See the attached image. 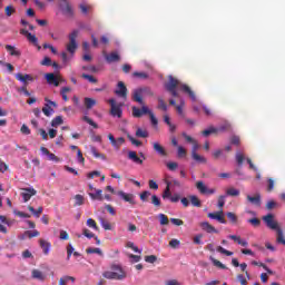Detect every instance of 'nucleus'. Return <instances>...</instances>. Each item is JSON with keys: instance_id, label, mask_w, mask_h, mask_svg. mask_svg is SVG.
Returning a JSON list of instances; mask_svg holds the SVG:
<instances>
[{"instance_id": "4468645a", "label": "nucleus", "mask_w": 285, "mask_h": 285, "mask_svg": "<svg viewBox=\"0 0 285 285\" xmlns=\"http://www.w3.org/2000/svg\"><path fill=\"white\" fill-rule=\"evenodd\" d=\"M105 59H106L107 63H115L117 61H120L121 57L119 56V53L117 51H112L109 55H105Z\"/></svg>"}, {"instance_id": "6e6d98bb", "label": "nucleus", "mask_w": 285, "mask_h": 285, "mask_svg": "<svg viewBox=\"0 0 285 285\" xmlns=\"http://www.w3.org/2000/svg\"><path fill=\"white\" fill-rule=\"evenodd\" d=\"M237 282H239L240 285H248V281L246 277H244V274H238L236 277Z\"/></svg>"}, {"instance_id": "6e6552de", "label": "nucleus", "mask_w": 285, "mask_h": 285, "mask_svg": "<svg viewBox=\"0 0 285 285\" xmlns=\"http://www.w3.org/2000/svg\"><path fill=\"white\" fill-rule=\"evenodd\" d=\"M21 197L24 203L30 202L35 195H37V189L30 187V188H22Z\"/></svg>"}, {"instance_id": "69168bd1", "label": "nucleus", "mask_w": 285, "mask_h": 285, "mask_svg": "<svg viewBox=\"0 0 285 285\" xmlns=\"http://www.w3.org/2000/svg\"><path fill=\"white\" fill-rule=\"evenodd\" d=\"M150 191H148V190H145V191H142L141 194H140V199L142 200V202H148V198L150 197Z\"/></svg>"}, {"instance_id": "20e7f679", "label": "nucleus", "mask_w": 285, "mask_h": 285, "mask_svg": "<svg viewBox=\"0 0 285 285\" xmlns=\"http://www.w3.org/2000/svg\"><path fill=\"white\" fill-rule=\"evenodd\" d=\"M45 101H46V105L42 108V112L46 117H52V115H55L53 108H57V102L48 98H45Z\"/></svg>"}, {"instance_id": "a878e982", "label": "nucleus", "mask_w": 285, "mask_h": 285, "mask_svg": "<svg viewBox=\"0 0 285 285\" xmlns=\"http://www.w3.org/2000/svg\"><path fill=\"white\" fill-rule=\"evenodd\" d=\"M90 153L96 157V159H102V161H106V155L99 153L96 147H90Z\"/></svg>"}, {"instance_id": "a19ab883", "label": "nucleus", "mask_w": 285, "mask_h": 285, "mask_svg": "<svg viewBox=\"0 0 285 285\" xmlns=\"http://www.w3.org/2000/svg\"><path fill=\"white\" fill-rule=\"evenodd\" d=\"M215 132H217V128L215 127H209L208 129H205L202 131V135L204 137H209V135H215Z\"/></svg>"}, {"instance_id": "ddd939ff", "label": "nucleus", "mask_w": 285, "mask_h": 285, "mask_svg": "<svg viewBox=\"0 0 285 285\" xmlns=\"http://www.w3.org/2000/svg\"><path fill=\"white\" fill-rule=\"evenodd\" d=\"M118 197H121L124 202H127L128 204H135V195L132 194H127L124 190H119L117 193Z\"/></svg>"}, {"instance_id": "a211bd4d", "label": "nucleus", "mask_w": 285, "mask_h": 285, "mask_svg": "<svg viewBox=\"0 0 285 285\" xmlns=\"http://www.w3.org/2000/svg\"><path fill=\"white\" fill-rule=\"evenodd\" d=\"M153 146H154L155 153L160 155V157H167L168 156V153H166V148H164V146H161L159 142H154Z\"/></svg>"}, {"instance_id": "5fc2aeb1", "label": "nucleus", "mask_w": 285, "mask_h": 285, "mask_svg": "<svg viewBox=\"0 0 285 285\" xmlns=\"http://www.w3.org/2000/svg\"><path fill=\"white\" fill-rule=\"evenodd\" d=\"M82 79H87V81H89L90 83H97V78H95L94 76H90L88 73H82Z\"/></svg>"}, {"instance_id": "423d86ee", "label": "nucleus", "mask_w": 285, "mask_h": 285, "mask_svg": "<svg viewBox=\"0 0 285 285\" xmlns=\"http://www.w3.org/2000/svg\"><path fill=\"white\" fill-rule=\"evenodd\" d=\"M108 104H110L111 109H110V114L112 117H118V119H121V107L119 105H117V101L115 99H109Z\"/></svg>"}, {"instance_id": "0e129e2a", "label": "nucleus", "mask_w": 285, "mask_h": 285, "mask_svg": "<svg viewBox=\"0 0 285 285\" xmlns=\"http://www.w3.org/2000/svg\"><path fill=\"white\" fill-rule=\"evenodd\" d=\"M177 155L179 158L186 157V148H184L183 146H178Z\"/></svg>"}, {"instance_id": "680f3d73", "label": "nucleus", "mask_w": 285, "mask_h": 285, "mask_svg": "<svg viewBox=\"0 0 285 285\" xmlns=\"http://www.w3.org/2000/svg\"><path fill=\"white\" fill-rule=\"evenodd\" d=\"M127 138L129 139V141H131V144L134 146H137V147L141 146V140H137V139H135V137H132L130 135H127Z\"/></svg>"}, {"instance_id": "39448f33", "label": "nucleus", "mask_w": 285, "mask_h": 285, "mask_svg": "<svg viewBox=\"0 0 285 285\" xmlns=\"http://www.w3.org/2000/svg\"><path fill=\"white\" fill-rule=\"evenodd\" d=\"M196 188L200 195H215V193H217V189L208 188V186H206V184H204L202 180L196 183Z\"/></svg>"}, {"instance_id": "393cba45", "label": "nucleus", "mask_w": 285, "mask_h": 285, "mask_svg": "<svg viewBox=\"0 0 285 285\" xmlns=\"http://www.w3.org/2000/svg\"><path fill=\"white\" fill-rule=\"evenodd\" d=\"M6 50L10 52L11 57H21V51L17 50L12 45H6Z\"/></svg>"}, {"instance_id": "49530a36", "label": "nucleus", "mask_w": 285, "mask_h": 285, "mask_svg": "<svg viewBox=\"0 0 285 285\" xmlns=\"http://www.w3.org/2000/svg\"><path fill=\"white\" fill-rule=\"evenodd\" d=\"M132 77H136V79H148V75L144 71H135Z\"/></svg>"}, {"instance_id": "052dcab7", "label": "nucleus", "mask_w": 285, "mask_h": 285, "mask_svg": "<svg viewBox=\"0 0 285 285\" xmlns=\"http://www.w3.org/2000/svg\"><path fill=\"white\" fill-rule=\"evenodd\" d=\"M145 262H147V264H155V262H157V256L155 255L145 256Z\"/></svg>"}, {"instance_id": "7ed1b4c3", "label": "nucleus", "mask_w": 285, "mask_h": 285, "mask_svg": "<svg viewBox=\"0 0 285 285\" xmlns=\"http://www.w3.org/2000/svg\"><path fill=\"white\" fill-rule=\"evenodd\" d=\"M79 31L75 30L69 35V43L67 45V50L70 55H75L77 52V37Z\"/></svg>"}, {"instance_id": "4c0bfd02", "label": "nucleus", "mask_w": 285, "mask_h": 285, "mask_svg": "<svg viewBox=\"0 0 285 285\" xmlns=\"http://www.w3.org/2000/svg\"><path fill=\"white\" fill-rule=\"evenodd\" d=\"M148 130H144V129H141V128H138L137 130H136V137H140L141 139H146V138H148Z\"/></svg>"}, {"instance_id": "7c9ffc66", "label": "nucleus", "mask_w": 285, "mask_h": 285, "mask_svg": "<svg viewBox=\"0 0 285 285\" xmlns=\"http://www.w3.org/2000/svg\"><path fill=\"white\" fill-rule=\"evenodd\" d=\"M191 206H195L196 208H202V200H199V197H197L196 195H191L189 196Z\"/></svg>"}, {"instance_id": "c03bdc74", "label": "nucleus", "mask_w": 285, "mask_h": 285, "mask_svg": "<svg viewBox=\"0 0 285 285\" xmlns=\"http://www.w3.org/2000/svg\"><path fill=\"white\" fill-rule=\"evenodd\" d=\"M159 222H160V226H168L169 220H168V216H166L165 214H159Z\"/></svg>"}, {"instance_id": "1a4fd4ad", "label": "nucleus", "mask_w": 285, "mask_h": 285, "mask_svg": "<svg viewBox=\"0 0 285 285\" xmlns=\"http://www.w3.org/2000/svg\"><path fill=\"white\" fill-rule=\"evenodd\" d=\"M207 217H209V219H216V222H219V224H226V218L224 217V209H219L215 213H209Z\"/></svg>"}, {"instance_id": "9b49d317", "label": "nucleus", "mask_w": 285, "mask_h": 285, "mask_svg": "<svg viewBox=\"0 0 285 285\" xmlns=\"http://www.w3.org/2000/svg\"><path fill=\"white\" fill-rule=\"evenodd\" d=\"M60 8L62 11V14H65L66 17H75V10L72 9V6H70L68 0H66L65 6L61 4Z\"/></svg>"}, {"instance_id": "72a5a7b5", "label": "nucleus", "mask_w": 285, "mask_h": 285, "mask_svg": "<svg viewBox=\"0 0 285 285\" xmlns=\"http://www.w3.org/2000/svg\"><path fill=\"white\" fill-rule=\"evenodd\" d=\"M151 204L155 206V208H161V198L157 195L151 196Z\"/></svg>"}, {"instance_id": "2f4dec72", "label": "nucleus", "mask_w": 285, "mask_h": 285, "mask_svg": "<svg viewBox=\"0 0 285 285\" xmlns=\"http://www.w3.org/2000/svg\"><path fill=\"white\" fill-rule=\"evenodd\" d=\"M27 39L28 41H30V43H33V46H37L38 50H41V46H39V39L37 38V36L29 33Z\"/></svg>"}, {"instance_id": "0eeeda50", "label": "nucleus", "mask_w": 285, "mask_h": 285, "mask_svg": "<svg viewBox=\"0 0 285 285\" xmlns=\"http://www.w3.org/2000/svg\"><path fill=\"white\" fill-rule=\"evenodd\" d=\"M144 88L135 89L132 92V101H136V104H139L140 106H146L144 104Z\"/></svg>"}, {"instance_id": "3c124183", "label": "nucleus", "mask_w": 285, "mask_h": 285, "mask_svg": "<svg viewBox=\"0 0 285 285\" xmlns=\"http://www.w3.org/2000/svg\"><path fill=\"white\" fill-rule=\"evenodd\" d=\"M82 119H83V121L89 124V126H92V128H99V125H97V122H95L90 117L83 116Z\"/></svg>"}, {"instance_id": "5701e85b", "label": "nucleus", "mask_w": 285, "mask_h": 285, "mask_svg": "<svg viewBox=\"0 0 285 285\" xmlns=\"http://www.w3.org/2000/svg\"><path fill=\"white\" fill-rule=\"evenodd\" d=\"M96 194L89 193V197L94 200L104 202V190L101 189H95Z\"/></svg>"}, {"instance_id": "13d9d810", "label": "nucleus", "mask_w": 285, "mask_h": 285, "mask_svg": "<svg viewBox=\"0 0 285 285\" xmlns=\"http://www.w3.org/2000/svg\"><path fill=\"white\" fill-rule=\"evenodd\" d=\"M24 234L28 235L29 239H32V237H39V235H40L39 230H37V229H35L32 232L27 230Z\"/></svg>"}, {"instance_id": "e2e57ef3", "label": "nucleus", "mask_w": 285, "mask_h": 285, "mask_svg": "<svg viewBox=\"0 0 285 285\" xmlns=\"http://www.w3.org/2000/svg\"><path fill=\"white\" fill-rule=\"evenodd\" d=\"M79 9L83 14H88V12H90V6H86L85 3L79 4Z\"/></svg>"}, {"instance_id": "4be33fe9", "label": "nucleus", "mask_w": 285, "mask_h": 285, "mask_svg": "<svg viewBox=\"0 0 285 285\" xmlns=\"http://www.w3.org/2000/svg\"><path fill=\"white\" fill-rule=\"evenodd\" d=\"M247 200L254 206H262V196L257 194L256 196L247 195Z\"/></svg>"}, {"instance_id": "cd10ccee", "label": "nucleus", "mask_w": 285, "mask_h": 285, "mask_svg": "<svg viewBox=\"0 0 285 285\" xmlns=\"http://www.w3.org/2000/svg\"><path fill=\"white\" fill-rule=\"evenodd\" d=\"M95 106H97V100L88 97L85 98V107L87 108V110L95 108Z\"/></svg>"}, {"instance_id": "338daca9", "label": "nucleus", "mask_w": 285, "mask_h": 285, "mask_svg": "<svg viewBox=\"0 0 285 285\" xmlns=\"http://www.w3.org/2000/svg\"><path fill=\"white\" fill-rule=\"evenodd\" d=\"M179 244H180V242H179V239H177V238H174V239H171V240L169 242L170 248H179Z\"/></svg>"}, {"instance_id": "bf43d9fd", "label": "nucleus", "mask_w": 285, "mask_h": 285, "mask_svg": "<svg viewBox=\"0 0 285 285\" xmlns=\"http://www.w3.org/2000/svg\"><path fill=\"white\" fill-rule=\"evenodd\" d=\"M212 262H213L214 266H217V268H222L223 271H226V265H224L218 259L212 258Z\"/></svg>"}, {"instance_id": "dca6fc26", "label": "nucleus", "mask_w": 285, "mask_h": 285, "mask_svg": "<svg viewBox=\"0 0 285 285\" xmlns=\"http://www.w3.org/2000/svg\"><path fill=\"white\" fill-rule=\"evenodd\" d=\"M142 112L148 114L151 125L153 126H158L159 120H157V117H155V114L148 108V106H142Z\"/></svg>"}, {"instance_id": "a18cd8bd", "label": "nucleus", "mask_w": 285, "mask_h": 285, "mask_svg": "<svg viewBox=\"0 0 285 285\" xmlns=\"http://www.w3.org/2000/svg\"><path fill=\"white\" fill-rule=\"evenodd\" d=\"M217 253H220L222 255H226L227 257H232L233 255V252L230 250H227L226 248L222 247V246H218L216 248Z\"/></svg>"}, {"instance_id": "f704fd0d", "label": "nucleus", "mask_w": 285, "mask_h": 285, "mask_svg": "<svg viewBox=\"0 0 285 285\" xmlns=\"http://www.w3.org/2000/svg\"><path fill=\"white\" fill-rule=\"evenodd\" d=\"M226 197H239V189L236 188H229L226 190Z\"/></svg>"}, {"instance_id": "c756f323", "label": "nucleus", "mask_w": 285, "mask_h": 285, "mask_svg": "<svg viewBox=\"0 0 285 285\" xmlns=\"http://www.w3.org/2000/svg\"><path fill=\"white\" fill-rule=\"evenodd\" d=\"M100 222V226L105 229V230H112V225L110 224V222L106 220V218L100 217L99 218Z\"/></svg>"}, {"instance_id": "ea45409f", "label": "nucleus", "mask_w": 285, "mask_h": 285, "mask_svg": "<svg viewBox=\"0 0 285 285\" xmlns=\"http://www.w3.org/2000/svg\"><path fill=\"white\" fill-rule=\"evenodd\" d=\"M247 222H248V224L254 226V228H258V226H262V220L257 217L249 218Z\"/></svg>"}, {"instance_id": "aec40b11", "label": "nucleus", "mask_w": 285, "mask_h": 285, "mask_svg": "<svg viewBox=\"0 0 285 285\" xmlns=\"http://www.w3.org/2000/svg\"><path fill=\"white\" fill-rule=\"evenodd\" d=\"M16 79L21 81L22 83H27L28 81H35V78L28 73H16Z\"/></svg>"}, {"instance_id": "f3484780", "label": "nucleus", "mask_w": 285, "mask_h": 285, "mask_svg": "<svg viewBox=\"0 0 285 285\" xmlns=\"http://www.w3.org/2000/svg\"><path fill=\"white\" fill-rule=\"evenodd\" d=\"M40 244V248H42V253L45 255H49L50 254V248L52 247V245L50 244V242L46 240V239H40L39 240Z\"/></svg>"}, {"instance_id": "09e8293b", "label": "nucleus", "mask_w": 285, "mask_h": 285, "mask_svg": "<svg viewBox=\"0 0 285 285\" xmlns=\"http://www.w3.org/2000/svg\"><path fill=\"white\" fill-rule=\"evenodd\" d=\"M75 206H83L85 198L78 194L75 196Z\"/></svg>"}, {"instance_id": "c85d7f7f", "label": "nucleus", "mask_w": 285, "mask_h": 285, "mask_svg": "<svg viewBox=\"0 0 285 285\" xmlns=\"http://www.w3.org/2000/svg\"><path fill=\"white\" fill-rule=\"evenodd\" d=\"M170 184L171 183L169 180L166 181V188L163 193V199H170V197L173 196V194L170 193Z\"/></svg>"}, {"instance_id": "de8ad7c7", "label": "nucleus", "mask_w": 285, "mask_h": 285, "mask_svg": "<svg viewBox=\"0 0 285 285\" xmlns=\"http://www.w3.org/2000/svg\"><path fill=\"white\" fill-rule=\"evenodd\" d=\"M4 12L8 17H12V14H14V12H17V9H14L13 6H7L4 8Z\"/></svg>"}, {"instance_id": "603ef678", "label": "nucleus", "mask_w": 285, "mask_h": 285, "mask_svg": "<svg viewBox=\"0 0 285 285\" xmlns=\"http://www.w3.org/2000/svg\"><path fill=\"white\" fill-rule=\"evenodd\" d=\"M127 248H131V250H134V253H139V255H141V249H139V247L135 246V243H132V242L127 243Z\"/></svg>"}, {"instance_id": "b1692460", "label": "nucleus", "mask_w": 285, "mask_h": 285, "mask_svg": "<svg viewBox=\"0 0 285 285\" xmlns=\"http://www.w3.org/2000/svg\"><path fill=\"white\" fill-rule=\"evenodd\" d=\"M132 117H136L137 119L144 117V115H148L144 112V107L139 109L138 107H132L131 108Z\"/></svg>"}, {"instance_id": "2eb2a0df", "label": "nucleus", "mask_w": 285, "mask_h": 285, "mask_svg": "<svg viewBox=\"0 0 285 285\" xmlns=\"http://www.w3.org/2000/svg\"><path fill=\"white\" fill-rule=\"evenodd\" d=\"M46 80L47 83H50L51 86H59V82L61 81V79L57 76H55V73H46Z\"/></svg>"}, {"instance_id": "c9c22d12", "label": "nucleus", "mask_w": 285, "mask_h": 285, "mask_svg": "<svg viewBox=\"0 0 285 285\" xmlns=\"http://www.w3.org/2000/svg\"><path fill=\"white\" fill-rule=\"evenodd\" d=\"M63 124V118L61 116H57L51 120L52 128H57V126H61Z\"/></svg>"}, {"instance_id": "864d4df0", "label": "nucleus", "mask_w": 285, "mask_h": 285, "mask_svg": "<svg viewBox=\"0 0 285 285\" xmlns=\"http://www.w3.org/2000/svg\"><path fill=\"white\" fill-rule=\"evenodd\" d=\"M226 215L232 224H237V215L235 213L228 212Z\"/></svg>"}, {"instance_id": "58836bf2", "label": "nucleus", "mask_w": 285, "mask_h": 285, "mask_svg": "<svg viewBox=\"0 0 285 285\" xmlns=\"http://www.w3.org/2000/svg\"><path fill=\"white\" fill-rule=\"evenodd\" d=\"M158 110H164V112L168 110V105H166V101L161 97L158 98Z\"/></svg>"}, {"instance_id": "473e14b6", "label": "nucleus", "mask_w": 285, "mask_h": 285, "mask_svg": "<svg viewBox=\"0 0 285 285\" xmlns=\"http://www.w3.org/2000/svg\"><path fill=\"white\" fill-rule=\"evenodd\" d=\"M28 210L35 215V217H41V213H43V207H38V209H35L32 206H28Z\"/></svg>"}, {"instance_id": "774afa93", "label": "nucleus", "mask_w": 285, "mask_h": 285, "mask_svg": "<svg viewBox=\"0 0 285 285\" xmlns=\"http://www.w3.org/2000/svg\"><path fill=\"white\" fill-rule=\"evenodd\" d=\"M230 144H233V146H239L240 144L239 136H232Z\"/></svg>"}, {"instance_id": "bb28decb", "label": "nucleus", "mask_w": 285, "mask_h": 285, "mask_svg": "<svg viewBox=\"0 0 285 285\" xmlns=\"http://www.w3.org/2000/svg\"><path fill=\"white\" fill-rule=\"evenodd\" d=\"M87 255H100V257H104V252H101V248L99 247H89L86 249Z\"/></svg>"}, {"instance_id": "412c9836", "label": "nucleus", "mask_w": 285, "mask_h": 285, "mask_svg": "<svg viewBox=\"0 0 285 285\" xmlns=\"http://www.w3.org/2000/svg\"><path fill=\"white\" fill-rule=\"evenodd\" d=\"M31 277L32 279H38L39 282H43L46 279V275L39 269H32Z\"/></svg>"}, {"instance_id": "6ab92c4d", "label": "nucleus", "mask_w": 285, "mask_h": 285, "mask_svg": "<svg viewBox=\"0 0 285 285\" xmlns=\"http://www.w3.org/2000/svg\"><path fill=\"white\" fill-rule=\"evenodd\" d=\"M128 159H130V161H134V164H138L139 166L144 164V159L137 156V151H128Z\"/></svg>"}, {"instance_id": "e433bc0d", "label": "nucleus", "mask_w": 285, "mask_h": 285, "mask_svg": "<svg viewBox=\"0 0 285 285\" xmlns=\"http://www.w3.org/2000/svg\"><path fill=\"white\" fill-rule=\"evenodd\" d=\"M193 160L197 161L198 164H206V158L200 156L199 154H191Z\"/></svg>"}, {"instance_id": "f8f14e48", "label": "nucleus", "mask_w": 285, "mask_h": 285, "mask_svg": "<svg viewBox=\"0 0 285 285\" xmlns=\"http://www.w3.org/2000/svg\"><path fill=\"white\" fill-rule=\"evenodd\" d=\"M200 228L202 230H205V233L209 234L215 233L217 235L219 233V230H217V228H215V226L210 225L208 222L200 223Z\"/></svg>"}, {"instance_id": "79ce46f5", "label": "nucleus", "mask_w": 285, "mask_h": 285, "mask_svg": "<svg viewBox=\"0 0 285 285\" xmlns=\"http://www.w3.org/2000/svg\"><path fill=\"white\" fill-rule=\"evenodd\" d=\"M225 205H226V195H220L218 197V204H217L219 210H224Z\"/></svg>"}, {"instance_id": "9d476101", "label": "nucleus", "mask_w": 285, "mask_h": 285, "mask_svg": "<svg viewBox=\"0 0 285 285\" xmlns=\"http://www.w3.org/2000/svg\"><path fill=\"white\" fill-rule=\"evenodd\" d=\"M115 92L118 97H122V99H126V97H128V88H126L124 81L118 82V89Z\"/></svg>"}, {"instance_id": "4d7b16f0", "label": "nucleus", "mask_w": 285, "mask_h": 285, "mask_svg": "<svg viewBox=\"0 0 285 285\" xmlns=\"http://www.w3.org/2000/svg\"><path fill=\"white\" fill-rule=\"evenodd\" d=\"M236 161H237L238 166H243L244 165V154L236 153Z\"/></svg>"}, {"instance_id": "37998d69", "label": "nucleus", "mask_w": 285, "mask_h": 285, "mask_svg": "<svg viewBox=\"0 0 285 285\" xmlns=\"http://www.w3.org/2000/svg\"><path fill=\"white\" fill-rule=\"evenodd\" d=\"M87 226L89 228H92L94 230H99V226H97V222H95V219L92 218L87 219Z\"/></svg>"}, {"instance_id": "f257e3e1", "label": "nucleus", "mask_w": 285, "mask_h": 285, "mask_svg": "<svg viewBox=\"0 0 285 285\" xmlns=\"http://www.w3.org/2000/svg\"><path fill=\"white\" fill-rule=\"evenodd\" d=\"M177 88H179V90H181V92H185V95H188V97L191 99V101H197V96H195V91H193V89H190L188 85L181 83L179 81V79H177L173 76H168V82L165 83V89L173 90V89H177Z\"/></svg>"}, {"instance_id": "8fccbe9b", "label": "nucleus", "mask_w": 285, "mask_h": 285, "mask_svg": "<svg viewBox=\"0 0 285 285\" xmlns=\"http://www.w3.org/2000/svg\"><path fill=\"white\" fill-rule=\"evenodd\" d=\"M82 235H83L85 237H87V239H92V238H95V233L90 232V229H88V228H83V229H82Z\"/></svg>"}, {"instance_id": "f03ea898", "label": "nucleus", "mask_w": 285, "mask_h": 285, "mask_svg": "<svg viewBox=\"0 0 285 285\" xmlns=\"http://www.w3.org/2000/svg\"><path fill=\"white\" fill-rule=\"evenodd\" d=\"M112 272L107 271L105 273H102V277H105V279H117L119 282H121V279H126L127 275L124 271V268H121V266L119 265H114L111 267Z\"/></svg>"}]
</instances>
